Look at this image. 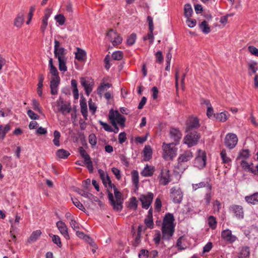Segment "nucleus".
I'll return each instance as SVG.
<instances>
[{"mask_svg": "<svg viewBox=\"0 0 258 258\" xmlns=\"http://www.w3.org/2000/svg\"><path fill=\"white\" fill-rule=\"evenodd\" d=\"M174 221V218L172 214L168 213L165 215L162 226V239L169 240L173 236L175 227Z\"/></svg>", "mask_w": 258, "mask_h": 258, "instance_id": "obj_1", "label": "nucleus"}, {"mask_svg": "<svg viewBox=\"0 0 258 258\" xmlns=\"http://www.w3.org/2000/svg\"><path fill=\"white\" fill-rule=\"evenodd\" d=\"M113 189V192L115 200L114 199L113 195L109 189H107V194L108 199L110 202L111 206L114 210L116 211H120L122 209V204L123 199L122 194L118 190L117 187L113 184L112 188Z\"/></svg>", "mask_w": 258, "mask_h": 258, "instance_id": "obj_2", "label": "nucleus"}, {"mask_svg": "<svg viewBox=\"0 0 258 258\" xmlns=\"http://www.w3.org/2000/svg\"><path fill=\"white\" fill-rule=\"evenodd\" d=\"M163 149V157L166 160H171L176 155L177 149L175 147L173 143L167 144L164 143Z\"/></svg>", "mask_w": 258, "mask_h": 258, "instance_id": "obj_3", "label": "nucleus"}, {"mask_svg": "<svg viewBox=\"0 0 258 258\" xmlns=\"http://www.w3.org/2000/svg\"><path fill=\"white\" fill-rule=\"evenodd\" d=\"M200 138V135L196 131H193L187 134L184 138V143L187 144L188 147L196 145Z\"/></svg>", "mask_w": 258, "mask_h": 258, "instance_id": "obj_4", "label": "nucleus"}, {"mask_svg": "<svg viewBox=\"0 0 258 258\" xmlns=\"http://www.w3.org/2000/svg\"><path fill=\"white\" fill-rule=\"evenodd\" d=\"M206 154L204 151L199 150L195 160V166L199 168H202L206 164Z\"/></svg>", "mask_w": 258, "mask_h": 258, "instance_id": "obj_5", "label": "nucleus"}, {"mask_svg": "<svg viewBox=\"0 0 258 258\" xmlns=\"http://www.w3.org/2000/svg\"><path fill=\"white\" fill-rule=\"evenodd\" d=\"M170 197L174 203H180L183 198V194L179 186L172 187L170 190Z\"/></svg>", "mask_w": 258, "mask_h": 258, "instance_id": "obj_6", "label": "nucleus"}, {"mask_svg": "<svg viewBox=\"0 0 258 258\" xmlns=\"http://www.w3.org/2000/svg\"><path fill=\"white\" fill-rule=\"evenodd\" d=\"M108 39L114 46L118 45L122 42V39L116 31L111 29L106 34Z\"/></svg>", "mask_w": 258, "mask_h": 258, "instance_id": "obj_7", "label": "nucleus"}, {"mask_svg": "<svg viewBox=\"0 0 258 258\" xmlns=\"http://www.w3.org/2000/svg\"><path fill=\"white\" fill-rule=\"evenodd\" d=\"M54 54L55 57L58 60L67 58L66 57L67 50L63 47L60 46V43L57 40H54Z\"/></svg>", "mask_w": 258, "mask_h": 258, "instance_id": "obj_8", "label": "nucleus"}, {"mask_svg": "<svg viewBox=\"0 0 258 258\" xmlns=\"http://www.w3.org/2000/svg\"><path fill=\"white\" fill-rule=\"evenodd\" d=\"M158 178L160 184L163 185L168 184L171 180L170 171L167 169H162Z\"/></svg>", "mask_w": 258, "mask_h": 258, "instance_id": "obj_9", "label": "nucleus"}, {"mask_svg": "<svg viewBox=\"0 0 258 258\" xmlns=\"http://www.w3.org/2000/svg\"><path fill=\"white\" fill-rule=\"evenodd\" d=\"M80 155L84 159V163L87 165V167L90 173H92L94 170L93 162L91 161L90 156L87 154L84 149L81 147L79 148Z\"/></svg>", "mask_w": 258, "mask_h": 258, "instance_id": "obj_10", "label": "nucleus"}, {"mask_svg": "<svg viewBox=\"0 0 258 258\" xmlns=\"http://www.w3.org/2000/svg\"><path fill=\"white\" fill-rule=\"evenodd\" d=\"M238 142V138L236 135L234 134L229 133L228 134L225 138V145L231 149L235 147Z\"/></svg>", "mask_w": 258, "mask_h": 258, "instance_id": "obj_11", "label": "nucleus"}, {"mask_svg": "<svg viewBox=\"0 0 258 258\" xmlns=\"http://www.w3.org/2000/svg\"><path fill=\"white\" fill-rule=\"evenodd\" d=\"M153 194L152 192H149L147 195H142L139 198L142 202V207L145 209H148L153 199Z\"/></svg>", "mask_w": 258, "mask_h": 258, "instance_id": "obj_12", "label": "nucleus"}, {"mask_svg": "<svg viewBox=\"0 0 258 258\" xmlns=\"http://www.w3.org/2000/svg\"><path fill=\"white\" fill-rule=\"evenodd\" d=\"M52 12V8H46L45 10L44 16L42 19L40 26V30L42 33L45 31L48 25V19L50 17Z\"/></svg>", "mask_w": 258, "mask_h": 258, "instance_id": "obj_13", "label": "nucleus"}, {"mask_svg": "<svg viewBox=\"0 0 258 258\" xmlns=\"http://www.w3.org/2000/svg\"><path fill=\"white\" fill-rule=\"evenodd\" d=\"M56 225L60 233L66 239H69L70 236L68 233V228L66 224L63 221H59L56 223Z\"/></svg>", "mask_w": 258, "mask_h": 258, "instance_id": "obj_14", "label": "nucleus"}, {"mask_svg": "<svg viewBox=\"0 0 258 258\" xmlns=\"http://www.w3.org/2000/svg\"><path fill=\"white\" fill-rule=\"evenodd\" d=\"M221 237L225 241L230 243L234 242L237 239V237L232 235L231 231L229 229L223 231L221 233Z\"/></svg>", "mask_w": 258, "mask_h": 258, "instance_id": "obj_15", "label": "nucleus"}, {"mask_svg": "<svg viewBox=\"0 0 258 258\" xmlns=\"http://www.w3.org/2000/svg\"><path fill=\"white\" fill-rule=\"evenodd\" d=\"M230 210L235 214L238 219H242L244 217V211L242 206L234 205L230 207Z\"/></svg>", "mask_w": 258, "mask_h": 258, "instance_id": "obj_16", "label": "nucleus"}, {"mask_svg": "<svg viewBox=\"0 0 258 258\" xmlns=\"http://www.w3.org/2000/svg\"><path fill=\"white\" fill-rule=\"evenodd\" d=\"M58 106V111L61 112L63 115H66L70 112L71 107L70 104L64 103L63 101L57 103Z\"/></svg>", "mask_w": 258, "mask_h": 258, "instance_id": "obj_17", "label": "nucleus"}, {"mask_svg": "<svg viewBox=\"0 0 258 258\" xmlns=\"http://www.w3.org/2000/svg\"><path fill=\"white\" fill-rule=\"evenodd\" d=\"M170 138L174 141V144H177L181 138L182 135L177 128H171L170 130Z\"/></svg>", "mask_w": 258, "mask_h": 258, "instance_id": "obj_18", "label": "nucleus"}, {"mask_svg": "<svg viewBox=\"0 0 258 258\" xmlns=\"http://www.w3.org/2000/svg\"><path fill=\"white\" fill-rule=\"evenodd\" d=\"M109 111L111 114H114V119L121 126L124 127L125 126V118L121 115L117 110L114 111L111 109Z\"/></svg>", "mask_w": 258, "mask_h": 258, "instance_id": "obj_19", "label": "nucleus"}, {"mask_svg": "<svg viewBox=\"0 0 258 258\" xmlns=\"http://www.w3.org/2000/svg\"><path fill=\"white\" fill-rule=\"evenodd\" d=\"M98 173L105 186H107V185L108 184L109 187L112 188V185H113V184L112 183L108 175L101 169L98 170Z\"/></svg>", "mask_w": 258, "mask_h": 258, "instance_id": "obj_20", "label": "nucleus"}, {"mask_svg": "<svg viewBox=\"0 0 258 258\" xmlns=\"http://www.w3.org/2000/svg\"><path fill=\"white\" fill-rule=\"evenodd\" d=\"M60 83V79H51L50 88L51 94L55 95L58 93V86Z\"/></svg>", "mask_w": 258, "mask_h": 258, "instance_id": "obj_21", "label": "nucleus"}, {"mask_svg": "<svg viewBox=\"0 0 258 258\" xmlns=\"http://www.w3.org/2000/svg\"><path fill=\"white\" fill-rule=\"evenodd\" d=\"M24 22V14L21 12L18 14L14 20V26L17 28H20L23 25Z\"/></svg>", "mask_w": 258, "mask_h": 258, "instance_id": "obj_22", "label": "nucleus"}, {"mask_svg": "<svg viewBox=\"0 0 258 258\" xmlns=\"http://www.w3.org/2000/svg\"><path fill=\"white\" fill-rule=\"evenodd\" d=\"M200 126L199 119L197 117L189 118L187 122V131Z\"/></svg>", "mask_w": 258, "mask_h": 258, "instance_id": "obj_23", "label": "nucleus"}, {"mask_svg": "<svg viewBox=\"0 0 258 258\" xmlns=\"http://www.w3.org/2000/svg\"><path fill=\"white\" fill-rule=\"evenodd\" d=\"M192 157V153L190 151H185L178 158V164H181V163L187 162L190 160Z\"/></svg>", "mask_w": 258, "mask_h": 258, "instance_id": "obj_24", "label": "nucleus"}, {"mask_svg": "<svg viewBox=\"0 0 258 258\" xmlns=\"http://www.w3.org/2000/svg\"><path fill=\"white\" fill-rule=\"evenodd\" d=\"M86 56V52L83 49L79 47L77 48V51L75 52V58L79 60L83 61L85 60Z\"/></svg>", "mask_w": 258, "mask_h": 258, "instance_id": "obj_25", "label": "nucleus"}, {"mask_svg": "<svg viewBox=\"0 0 258 258\" xmlns=\"http://www.w3.org/2000/svg\"><path fill=\"white\" fill-rule=\"evenodd\" d=\"M258 68L256 62H252L248 63V74L249 76H252L253 74H256V71Z\"/></svg>", "mask_w": 258, "mask_h": 258, "instance_id": "obj_26", "label": "nucleus"}, {"mask_svg": "<svg viewBox=\"0 0 258 258\" xmlns=\"http://www.w3.org/2000/svg\"><path fill=\"white\" fill-rule=\"evenodd\" d=\"M81 112L85 120L87 119L88 111L87 103L84 99L80 100Z\"/></svg>", "mask_w": 258, "mask_h": 258, "instance_id": "obj_27", "label": "nucleus"}, {"mask_svg": "<svg viewBox=\"0 0 258 258\" xmlns=\"http://www.w3.org/2000/svg\"><path fill=\"white\" fill-rule=\"evenodd\" d=\"M245 201L249 204L255 205L258 203V192L245 197Z\"/></svg>", "mask_w": 258, "mask_h": 258, "instance_id": "obj_28", "label": "nucleus"}, {"mask_svg": "<svg viewBox=\"0 0 258 258\" xmlns=\"http://www.w3.org/2000/svg\"><path fill=\"white\" fill-rule=\"evenodd\" d=\"M144 159L149 161L152 157V150L150 146H146L143 150Z\"/></svg>", "mask_w": 258, "mask_h": 258, "instance_id": "obj_29", "label": "nucleus"}, {"mask_svg": "<svg viewBox=\"0 0 258 258\" xmlns=\"http://www.w3.org/2000/svg\"><path fill=\"white\" fill-rule=\"evenodd\" d=\"M81 83L82 86L84 87L87 95H89L92 90V87L90 83L86 81L84 78H81Z\"/></svg>", "mask_w": 258, "mask_h": 258, "instance_id": "obj_30", "label": "nucleus"}, {"mask_svg": "<svg viewBox=\"0 0 258 258\" xmlns=\"http://www.w3.org/2000/svg\"><path fill=\"white\" fill-rule=\"evenodd\" d=\"M154 171L153 167L147 165L141 172V175L145 177L151 176Z\"/></svg>", "mask_w": 258, "mask_h": 258, "instance_id": "obj_31", "label": "nucleus"}, {"mask_svg": "<svg viewBox=\"0 0 258 258\" xmlns=\"http://www.w3.org/2000/svg\"><path fill=\"white\" fill-rule=\"evenodd\" d=\"M41 232L40 230H36L33 231L31 235L30 236L29 239H28V241L30 243H32L36 241L39 237L41 235Z\"/></svg>", "mask_w": 258, "mask_h": 258, "instance_id": "obj_32", "label": "nucleus"}, {"mask_svg": "<svg viewBox=\"0 0 258 258\" xmlns=\"http://www.w3.org/2000/svg\"><path fill=\"white\" fill-rule=\"evenodd\" d=\"M11 130V126L9 124H6L5 126L0 125V139H4L6 134Z\"/></svg>", "mask_w": 258, "mask_h": 258, "instance_id": "obj_33", "label": "nucleus"}, {"mask_svg": "<svg viewBox=\"0 0 258 258\" xmlns=\"http://www.w3.org/2000/svg\"><path fill=\"white\" fill-rule=\"evenodd\" d=\"M250 152L248 149H244L241 150L237 156V159H242V160H245L249 158L250 156Z\"/></svg>", "mask_w": 258, "mask_h": 258, "instance_id": "obj_34", "label": "nucleus"}, {"mask_svg": "<svg viewBox=\"0 0 258 258\" xmlns=\"http://www.w3.org/2000/svg\"><path fill=\"white\" fill-rule=\"evenodd\" d=\"M192 9L191 6L189 4H186L184 5V15L186 18H190L192 14Z\"/></svg>", "mask_w": 258, "mask_h": 258, "instance_id": "obj_35", "label": "nucleus"}, {"mask_svg": "<svg viewBox=\"0 0 258 258\" xmlns=\"http://www.w3.org/2000/svg\"><path fill=\"white\" fill-rule=\"evenodd\" d=\"M200 28L202 31L205 34H208L211 31L210 27L206 21H203L200 24Z\"/></svg>", "mask_w": 258, "mask_h": 258, "instance_id": "obj_36", "label": "nucleus"}, {"mask_svg": "<svg viewBox=\"0 0 258 258\" xmlns=\"http://www.w3.org/2000/svg\"><path fill=\"white\" fill-rule=\"evenodd\" d=\"M249 249L248 247H243L241 248L239 254V258H248L249 256Z\"/></svg>", "mask_w": 258, "mask_h": 258, "instance_id": "obj_37", "label": "nucleus"}, {"mask_svg": "<svg viewBox=\"0 0 258 258\" xmlns=\"http://www.w3.org/2000/svg\"><path fill=\"white\" fill-rule=\"evenodd\" d=\"M111 86V85L109 83L106 84H101V85L98 87L97 89L98 94L100 95V97H102V94L106 90V88H110Z\"/></svg>", "mask_w": 258, "mask_h": 258, "instance_id": "obj_38", "label": "nucleus"}, {"mask_svg": "<svg viewBox=\"0 0 258 258\" xmlns=\"http://www.w3.org/2000/svg\"><path fill=\"white\" fill-rule=\"evenodd\" d=\"M214 117H215L217 120L222 122L226 121L228 119L227 115L225 112L214 114Z\"/></svg>", "mask_w": 258, "mask_h": 258, "instance_id": "obj_39", "label": "nucleus"}, {"mask_svg": "<svg viewBox=\"0 0 258 258\" xmlns=\"http://www.w3.org/2000/svg\"><path fill=\"white\" fill-rule=\"evenodd\" d=\"M58 68L60 71L65 72L67 71L66 66L67 58L58 59Z\"/></svg>", "mask_w": 258, "mask_h": 258, "instance_id": "obj_40", "label": "nucleus"}, {"mask_svg": "<svg viewBox=\"0 0 258 258\" xmlns=\"http://www.w3.org/2000/svg\"><path fill=\"white\" fill-rule=\"evenodd\" d=\"M206 186H207V188H208L209 190L210 191L211 190V186L210 184H209L208 183V182L206 183L204 182H201L199 183L192 184L193 188L195 190H197V189H198L199 188L205 187Z\"/></svg>", "mask_w": 258, "mask_h": 258, "instance_id": "obj_41", "label": "nucleus"}, {"mask_svg": "<svg viewBox=\"0 0 258 258\" xmlns=\"http://www.w3.org/2000/svg\"><path fill=\"white\" fill-rule=\"evenodd\" d=\"M70 153L64 149H59L56 152V155L60 158H66L70 155Z\"/></svg>", "mask_w": 258, "mask_h": 258, "instance_id": "obj_42", "label": "nucleus"}, {"mask_svg": "<svg viewBox=\"0 0 258 258\" xmlns=\"http://www.w3.org/2000/svg\"><path fill=\"white\" fill-rule=\"evenodd\" d=\"M71 85L73 88V93L74 95L75 99H77L79 97V91L77 88V82L75 80H72L71 81Z\"/></svg>", "mask_w": 258, "mask_h": 258, "instance_id": "obj_43", "label": "nucleus"}, {"mask_svg": "<svg viewBox=\"0 0 258 258\" xmlns=\"http://www.w3.org/2000/svg\"><path fill=\"white\" fill-rule=\"evenodd\" d=\"M54 139L53 140V143L55 146L57 147H59L60 146L59 144V139L60 137V134L57 131H55L53 133Z\"/></svg>", "mask_w": 258, "mask_h": 258, "instance_id": "obj_44", "label": "nucleus"}, {"mask_svg": "<svg viewBox=\"0 0 258 258\" xmlns=\"http://www.w3.org/2000/svg\"><path fill=\"white\" fill-rule=\"evenodd\" d=\"M54 19L59 25H63L66 22V18L62 14H58L54 17Z\"/></svg>", "mask_w": 258, "mask_h": 258, "instance_id": "obj_45", "label": "nucleus"}, {"mask_svg": "<svg viewBox=\"0 0 258 258\" xmlns=\"http://www.w3.org/2000/svg\"><path fill=\"white\" fill-rule=\"evenodd\" d=\"M208 224L212 229H215L217 226L216 218L213 216H210L208 218Z\"/></svg>", "mask_w": 258, "mask_h": 258, "instance_id": "obj_46", "label": "nucleus"}, {"mask_svg": "<svg viewBox=\"0 0 258 258\" xmlns=\"http://www.w3.org/2000/svg\"><path fill=\"white\" fill-rule=\"evenodd\" d=\"M112 57L114 60H120L123 57V53L120 51L114 52L112 54Z\"/></svg>", "mask_w": 258, "mask_h": 258, "instance_id": "obj_47", "label": "nucleus"}, {"mask_svg": "<svg viewBox=\"0 0 258 258\" xmlns=\"http://www.w3.org/2000/svg\"><path fill=\"white\" fill-rule=\"evenodd\" d=\"M72 200L74 205L78 208L84 212L85 211L84 206L77 199H72Z\"/></svg>", "mask_w": 258, "mask_h": 258, "instance_id": "obj_48", "label": "nucleus"}, {"mask_svg": "<svg viewBox=\"0 0 258 258\" xmlns=\"http://www.w3.org/2000/svg\"><path fill=\"white\" fill-rule=\"evenodd\" d=\"M50 236L52 237V240L54 243L56 244L59 247H61V243L59 237L55 235L49 234Z\"/></svg>", "mask_w": 258, "mask_h": 258, "instance_id": "obj_49", "label": "nucleus"}, {"mask_svg": "<svg viewBox=\"0 0 258 258\" xmlns=\"http://www.w3.org/2000/svg\"><path fill=\"white\" fill-rule=\"evenodd\" d=\"M137 36L136 34L135 33H132L127 38V44L128 45H133L136 40Z\"/></svg>", "mask_w": 258, "mask_h": 258, "instance_id": "obj_50", "label": "nucleus"}, {"mask_svg": "<svg viewBox=\"0 0 258 258\" xmlns=\"http://www.w3.org/2000/svg\"><path fill=\"white\" fill-rule=\"evenodd\" d=\"M240 165L245 170H247L251 172V170H253V168L250 167V165L245 160H242Z\"/></svg>", "mask_w": 258, "mask_h": 258, "instance_id": "obj_51", "label": "nucleus"}, {"mask_svg": "<svg viewBox=\"0 0 258 258\" xmlns=\"http://www.w3.org/2000/svg\"><path fill=\"white\" fill-rule=\"evenodd\" d=\"M138 207V201L135 197H132L129 204V207L136 210Z\"/></svg>", "mask_w": 258, "mask_h": 258, "instance_id": "obj_52", "label": "nucleus"}, {"mask_svg": "<svg viewBox=\"0 0 258 258\" xmlns=\"http://www.w3.org/2000/svg\"><path fill=\"white\" fill-rule=\"evenodd\" d=\"M50 73L51 75V79H60L58 72L55 67L50 69Z\"/></svg>", "mask_w": 258, "mask_h": 258, "instance_id": "obj_53", "label": "nucleus"}, {"mask_svg": "<svg viewBox=\"0 0 258 258\" xmlns=\"http://www.w3.org/2000/svg\"><path fill=\"white\" fill-rule=\"evenodd\" d=\"M70 224L71 227L75 231L79 230L80 228L79 224L74 219H71V221L70 222Z\"/></svg>", "mask_w": 258, "mask_h": 258, "instance_id": "obj_54", "label": "nucleus"}, {"mask_svg": "<svg viewBox=\"0 0 258 258\" xmlns=\"http://www.w3.org/2000/svg\"><path fill=\"white\" fill-rule=\"evenodd\" d=\"M220 154L224 163H228L231 161L230 159L226 156L225 150H222Z\"/></svg>", "mask_w": 258, "mask_h": 258, "instance_id": "obj_55", "label": "nucleus"}, {"mask_svg": "<svg viewBox=\"0 0 258 258\" xmlns=\"http://www.w3.org/2000/svg\"><path fill=\"white\" fill-rule=\"evenodd\" d=\"M32 105H33V108L35 110H36L40 113L41 112V109L39 106V103L36 100L33 99L32 100Z\"/></svg>", "mask_w": 258, "mask_h": 258, "instance_id": "obj_56", "label": "nucleus"}, {"mask_svg": "<svg viewBox=\"0 0 258 258\" xmlns=\"http://www.w3.org/2000/svg\"><path fill=\"white\" fill-rule=\"evenodd\" d=\"M99 122L100 124V125H101L103 127L104 129L106 131L110 132H113L112 128L109 125H108L107 123L104 122L103 121H102L101 120H100L99 121Z\"/></svg>", "mask_w": 258, "mask_h": 258, "instance_id": "obj_57", "label": "nucleus"}, {"mask_svg": "<svg viewBox=\"0 0 258 258\" xmlns=\"http://www.w3.org/2000/svg\"><path fill=\"white\" fill-rule=\"evenodd\" d=\"M132 179L134 182V183L136 184H138L139 182V174L138 172L134 170L132 173Z\"/></svg>", "mask_w": 258, "mask_h": 258, "instance_id": "obj_58", "label": "nucleus"}, {"mask_svg": "<svg viewBox=\"0 0 258 258\" xmlns=\"http://www.w3.org/2000/svg\"><path fill=\"white\" fill-rule=\"evenodd\" d=\"M186 23L189 27H194L197 23V21L195 19H191L190 18H186Z\"/></svg>", "mask_w": 258, "mask_h": 258, "instance_id": "obj_59", "label": "nucleus"}, {"mask_svg": "<svg viewBox=\"0 0 258 258\" xmlns=\"http://www.w3.org/2000/svg\"><path fill=\"white\" fill-rule=\"evenodd\" d=\"M248 50L252 55L258 56V49L254 46L252 45L249 46Z\"/></svg>", "mask_w": 258, "mask_h": 258, "instance_id": "obj_60", "label": "nucleus"}, {"mask_svg": "<svg viewBox=\"0 0 258 258\" xmlns=\"http://www.w3.org/2000/svg\"><path fill=\"white\" fill-rule=\"evenodd\" d=\"M27 114L29 116V117L33 120H36L39 118L38 115L34 113L33 111L31 110H28L27 111Z\"/></svg>", "mask_w": 258, "mask_h": 258, "instance_id": "obj_61", "label": "nucleus"}, {"mask_svg": "<svg viewBox=\"0 0 258 258\" xmlns=\"http://www.w3.org/2000/svg\"><path fill=\"white\" fill-rule=\"evenodd\" d=\"M149 256V251L146 249H142L139 253L140 258H148Z\"/></svg>", "mask_w": 258, "mask_h": 258, "instance_id": "obj_62", "label": "nucleus"}, {"mask_svg": "<svg viewBox=\"0 0 258 258\" xmlns=\"http://www.w3.org/2000/svg\"><path fill=\"white\" fill-rule=\"evenodd\" d=\"M145 223L146 224V226L150 228H152L153 227V219L152 218H147L145 220Z\"/></svg>", "mask_w": 258, "mask_h": 258, "instance_id": "obj_63", "label": "nucleus"}, {"mask_svg": "<svg viewBox=\"0 0 258 258\" xmlns=\"http://www.w3.org/2000/svg\"><path fill=\"white\" fill-rule=\"evenodd\" d=\"M126 139V134L125 132H122L118 136V142L120 144L124 143Z\"/></svg>", "mask_w": 258, "mask_h": 258, "instance_id": "obj_64", "label": "nucleus"}]
</instances>
